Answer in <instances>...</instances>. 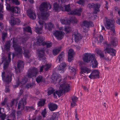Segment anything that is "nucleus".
<instances>
[{"label": "nucleus", "instance_id": "obj_38", "mask_svg": "<svg viewBox=\"0 0 120 120\" xmlns=\"http://www.w3.org/2000/svg\"><path fill=\"white\" fill-rule=\"evenodd\" d=\"M95 6H96V8L95 9V11L94 13H96L98 11H99V8L100 7V5H95Z\"/></svg>", "mask_w": 120, "mask_h": 120}, {"label": "nucleus", "instance_id": "obj_42", "mask_svg": "<svg viewBox=\"0 0 120 120\" xmlns=\"http://www.w3.org/2000/svg\"><path fill=\"white\" fill-rule=\"evenodd\" d=\"M72 102H75L77 101L78 99V98L77 97H76L75 96H73L72 97Z\"/></svg>", "mask_w": 120, "mask_h": 120}, {"label": "nucleus", "instance_id": "obj_34", "mask_svg": "<svg viewBox=\"0 0 120 120\" xmlns=\"http://www.w3.org/2000/svg\"><path fill=\"white\" fill-rule=\"evenodd\" d=\"M45 101L44 100L42 99L40 100L38 104V106H41L45 104Z\"/></svg>", "mask_w": 120, "mask_h": 120}, {"label": "nucleus", "instance_id": "obj_14", "mask_svg": "<svg viewBox=\"0 0 120 120\" xmlns=\"http://www.w3.org/2000/svg\"><path fill=\"white\" fill-rule=\"evenodd\" d=\"M105 51L106 53H109L112 56H115L116 52V50L112 48L109 49L108 48H106Z\"/></svg>", "mask_w": 120, "mask_h": 120}, {"label": "nucleus", "instance_id": "obj_29", "mask_svg": "<svg viewBox=\"0 0 120 120\" xmlns=\"http://www.w3.org/2000/svg\"><path fill=\"white\" fill-rule=\"evenodd\" d=\"M61 49V47H59L53 50V54L56 55L59 52Z\"/></svg>", "mask_w": 120, "mask_h": 120}, {"label": "nucleus", "instance_id": "obj_32", "mask_svg": "<svg viewBox=\"0 0 120 120\" xmlns=\"http://www.w3.org/2000/svg\"><path fill=\"white\" fill-rule=\"evenodd\" d=\"M96 52L97 55L100 56L101 57H102L104 56V54L100 50L96 49Z\"/></svg>", "mask_w": 120, "mask_h": 120}, {"label": "nucleus", "instance_id": "obj_45", "mask_svg": "<svg viewBox=\"0 0 120 120\" xmlns=\"http://www.w3.org/2000/svg\"><path fill=\"white\" fill-rule=\"evenodd\" d=\"M10 43L9 42L6 44L5 48L7 50H8L10 48Z\"/></svg>", "mask_w": 120, "mask_h": 120}, {"label": "nucleus", "instance_id": "obj_17", "mask_svg": "<svg viewBox=\"0 0 120 120\" xmlns=\"http://www.w3.org/2000/svg\"><path fill=\"white\" fill-rule=\"evenodd\" d=\"M37 73V71L33 70L31 71H29L28 72L27 76L30 78H32V77H35Z\"/></svg>", "mask_w": 120, "mask_h": 120}, {"label": "nucleus", "instance_id": "obj_51", "mask_svg": "<svg viewBox=\"0 0 120 120\" xmlns=\"http://www.w3.org/2000/svg\"><path fill=\"white\" fill-rule=\"evenodd\" d=\"M23 54L27 58H28V53L27 52H26L25 51H24V53Z\"/></svg>", "mask_w": 120, "mask_h": 120}, {"label": "nucleus", "instance_id": "obj_19", "mask_svg": "<svg viewBox=\"0 0 120 120\" xmlns=\"http://www.w3.org/2000/svg\"><path fill=\"white\" fill-rule=\"evenodd\" d=\"M73 37L74 38L76 42L78 41L79 40L82 38L81 37L79 34L78 33L77 31L74 33Z\"/></svg>", "mask_w": 120, "mask_h": 120}, {"label": "nucleus", "instance_id": "obj_63", "mask_svg": "<svg viewBox=\"0 0 120 120\" xmlns=\"http://www.w3.org/2000/svg\"><path fill=\"white\" fill-rule=\"evenodd\" d=\"M31 85H30L29 84H28V85H27V87H28V88H29V87H31Z\"/></svg>", "mask_w": 120, "mask_h": 120}, {"label": "nucleus", "instance_id": "obj_60", "mask_svg": "<svg viewBox=\"0 0 120 120\" xmlns=\"http://www.w3.org/2000/svg\"><path fill=\"white\" fill-rule=\"evenodd\" d=\"M19 82H17V86H16L15 85L14 86V88L16 87H17L18 85H19Z\"/></svg>", "mask_w": 120, "mask_h": 120}, {"label": "nucleus", "instance_id": "obj_53", "mask_svg": "<svg viewBox=\"0 0 120 120\" xmlns=\"http://www.w3.org/2000/svg\"><path fill=\"white\" fill-rule=\"evenodd\" d=\"M93 4H89L88 5V7L90 8H91L93 7Z\"/></svg>", "mask_w": 120, "mask_h": 120}, {"label": "nucleus", "instance_id": "obj_27", "mask_svg": "<svg viewBox=\"0 0 120 120\" xmlns=\"http://www.w3.org/2000/svg\"><path fill=\"white\" fill-rule=\"evenodd\" d=\"M117 39L115 38L112 39L111 41V46L115 47L117 45Z\"/></svg>", "mask_w": 120, "mask_h": 120}, {"label": "nucleus", "instance_id": "obj_24", "mask_svg": "<svg viewBox=\"0 0 120 120\" xmlns=\"http://www.w3.org/2000/svg\"><path fill=\"white\" fill-rule=\"evenodd\" d=\"M82 9L80 8L79 9L75 10L72 11L70 13V14L73 15H80V13L82 11Z\"/></svg>", "mask_w": 120, "mask_h": 120}, {"label": "nucleus", "instance_id": "obj_22", "mask_svg": "<svg viewBox=\"0 0 120 120\" xmlns=\"http://www.w3.org/2000/svg\"><path fill=\"white\" fill-rule=\"evenodd\" d=\"M49 108L51 111H53L56 109L57 108L56 105L52 103H50L48 105Z\"/></svg>", "mask_w": 120, "mask_h": 120}, {"label": "nucleus", "instance_id": "obj_13", "mask_svg": "<svg viewBox=\"0 0 120 120\" xmlns=\"http://www.w3.org/2000/svg\"><path fill=\"white\" fill-rule=\"evenodd\" d=\"M81 25L82 26H85L88 29V27L93 26L94 24L92 22H89L87 21H85L81 24Z\"/></svg>", "mask_w": 120, "mask_h": 120}, {"label": "nucleus", "instance_id": "obj_12", "mask_svg": "<svg viewBox=\"0 0 120 120\" xmlns=\"http://www.w3.org/2000/svg\"><path fill=\"white\" fill-rule=\"evenodd\" d=\"M91 71V70L90 69L86 67H82L81 68L80 72L81 74H87Z\"/></svg>", "mask_w": 120, "mask_h": 120}, {"label": "nucleus", "instance_id": "obj_37", "mask_svg": "<svg viewBox=\"0 0 120 120\" xmlns=\"http://www.w3.org/2000/svg\"><path fill=\"white\" fill-rule=\"evenodd\" d=\"M42 79V77L41 76H38L36 79V81L38 83L41 82Z\"/></svg>", "mask_w": 120, "mask_h": 120}, {"label": "nucleus", "instance_id": "obj_21", "mask_svg": "<svg viewBox=\"0 0 120 120\" xmlns=\"http://www.w3.org/2000/svg\"><path fill=\"white\" fill-rule=\"evenodd\" d=\"M26 104V102L25 100L23 99L21 100L19 103L18 108L19 109L21 108V109H23L24 108V105Z\"/></svg>", "mask_w": 120, "mask_h": 120}, {"label": "nucleus", "instance_id": "obj_61", "mask_svg": "<svg viewBox=\"0 0 120 120\" xmlns=\"http://www.w3.org/2000/svg\"><path fill=\"white\" fill-rule=\"evenodd\" d=\"M51 93H50V91H49L48 92V94L49 95H50L52 93H53V92H52V90L51 91Z\"/></svg>", "mask_w": 120, "mask_h": 120}, {"label": "nucleus", "instance_id": "obj_48", "mask_svg": "<svg viewBox=\"0 0 120 120\" xmlns=\"http://www.w3.org/2000/svg\"><path fill=\"white\" fill-rule=\"evenodd\" d=\"M76 105V104L74 102H72L71 103V107H73Z\"/></svg>", "mask_w": 120, "mask_h": 120}, {"label": "nucleus", "instance_id": "obj_50", "mask_svg": "<svg viewBox=\"0 0 120 120\" xmlns=\"http://www.w3.org/2000/svg\"><path fill=\"white\" fill-rule=\"evenodd\" d=\"M85 0H80L78 2V3L80 4H82L84 3Z\"/></svg>", "mask_w": 120, "mask_h": 120}, {"label": "nucleus", "instance_id": "obj_55", "mask_svg": "<svg viewBox=\"0 0 120 120\" xmlns=\"http://www.w3.org/2000/svg\"><path fill=\"white\" fill-rule=\"evenodd\" d=\"M17 114L18 116L20 115L21 114V111L18 112H17Z\"/></svg>", "mask_w": 120, "mask_h": 120}, {"label": "nucleus", "instance_id": "obj_11", "mask_svg": "<svg viewBox=\"0 0 120 120\" xmlns=\"http://www.w3.org/2000/svg\"><path fill=\"white\" fill-rule=\"evenodd\" d=\"M9 22L10 24L12 25H15L17 24L18 25L19 24L20 20L18 19H16L15 20L14 19V17L11 16L9 18Z\"/></svg>", "mask_w": 120, "mask_h": 120}, {"label": "nucleus", "instance_id": "obj_41", "mask_svg": "<svg viewBox=\"0 0 120 120\" xmlns=\"http://www.w3.org/2000/svg\"><path fill=\"white\" fill-rule=\"evenodd\" d=\"M65 10L67 11H70V5H68L67 6H66L65 7Z\"/></svg>", "mask_w": 120, "mask_h": 120}, {"label": "nucleus", "instance_id": "obj_10", "mask_svg": "<svg viewBox=\"0 0 120 120\" xmlns=\"http://www.w3.org/2000/svg\"><path fill=\"white\" fill-rule=\"evenodd\" d=\"M61 78L60 75H58L57 76L54 77V75H53L51 78V81L52 82L54 83H58L60 81Z\"/></svg>", "mask_w": 120, "mask_h": 120}, {"label": "nucleus", "instance_id": "obj_49", "mask_svg": "<svg viewBox=\"0 0 120 120\" xmlns=\"http://www.w3.org/2000/svg\"><path fill=\"white\" fill-rule=\"evenodd\" d=\"M98 38L99 39V41L101 42L103 40V37L102 36L100 35L99 38Z\"/></svg>", "mask_w": 120, "mask_h": 120}, {"label": "nucleus", "instance_id": "obj_47", "mask_svg": "<svg viewBox=\"0 0 120 120\" xmlns=\"http://www.w3.org/2000/svg\"><path fill=\"white\" fill-rule=\"evenodd\" d=\"M7 36V33H3L2 35V38L3 39H4Z\"/></svg>", "mask_w": 120, "mask_h": 120}, {"label": "nucleus", "instance_id": "obj_8", "mask_svg": "<svg viewBox=\"0 0 120 120\" xmlns=\"http://www.w3.org/2000/svg\"><path fill=\"white\" fill-rule=\"evenodd\" d=\"M53 34L56 38L59 40L62 39L64 34V33L62 32L61 31H59L57 30L54 31L53 33Z\"/></svg>", "mask_w": 120, "mask_h": 120}, {"label": "nucleus", "instance_id": "obj_62", "mask_svg": "<svg viewBox=\"0 0 120 120\" xmlns=\"http://www.w3.org/2000/svg\"><path fill=\"white\" fill-rule=\"evenodd\" d=\"M61 2L62 3H64L67 0H60Z\"/></svg>", "mask_w": 120, "mask_h": 120}, {"label": "nucleus", "instance_id": "obj_7", "mask_svg": "<svg viewBox=\"0 0 120 120\" xmlns=\"http://www.w3.org/2000/svg\"><path fill=\"white\" fill-rule=\"evenodd\" d=\"M99 72L98 70H94L92 71L89 77L91 79H94L99 77Z\"/></svg>", "mask_w": 120, "mask_h": 120}, {"label": "nucleus", "instance_id": "obj_31", "mask_svg": "<svg viewBox=\"0 0 120 120\" xmlns=\"http://www.w3.org/2000/svg\"><path fill=\"white\" fill-rule=\"evenodd\" d=\"M10 54H9L8 56V60L5 64H4V68L5 69L7 67L9 62H10Z\"/></svg>", "mask_w": 120, "mask_h": 120}, {"label": "nucleus", "instance_id": "obj_58", "mask_svg": "<svg viewBox=\"0 0 120 120\" xmlns=\"http://www.w3.org/2000/svg\"><path fill=\"white\" fill-rule=\"evenodd\" d=\"M75 118L76 120H79V119L78 118V116L77 114H76L75 115Z\"/></svg>", "mask_w": 120, "mask_h": 120}, {"label": "nucleus", "instance_id": "obj_30", "mask_svg": "<svg viewBox=\"0 0 120 120\" xmlns=\"http://www.w3.org/2000/svg\"><path fill=\"white\" fill-rule=\"evenodd\" d=\"M58 115L57 113H54L52 115L51 119L52 120H57Z\"/></svg>", "mask_w": 120, "mask_h": 120}, {"label": "nucleus", "instance_id": "obj_6", "mask_svg": "<svg viewBox=\"0 0 120 120\" xmlns=\"http://www.w3.org/2000/svg\"><path fill=\"white\" fill-rule=\"evenodd\" d=\"M45 38L44 37L42 36H38L37 38V44L39 45H46L47 47H49L51 46L52 44L51 43H49L43 42V41Z\"/></svg>", "mask_w": 120, "mask_h": 120}, {"label": "nucleus", "instance_id": "obj_35", "mask_svg": "<svg viewBox=\"0 0 120 120\" xmlns=\"http://www.w3.org/2000/svg\"><path fill=\"white\" fill-rule=\"evenodd\" d=\"M3 8V5L1 4L0 5V20L2 19H3V15L1 13L3 12L2 10Z\"/></svg>", "mask_w": 120, "mask_h": 120}, {"label": "nucleus", "instance_id": "obj_52", "mask_svg": "<svg viewBox=\"0 0 120 120\" xmlns=\"http://www.w3.org/2000/svg\"><path fill=\"white\" fill-rule=\"evenodd\" d=\"M116 23H117L120 25V18H118L117 20H116Z\"/></svg>", "mask_w": 120, "mask_h": 120}, {"label": "nucleus", "instance_id": "obj_64", "mask_svg": "<svg viewBox=\"0 0 120 120\" xmlns=\"http://www.w3.org/2000/svg\"><path fill=\"white\" fill-rule=\"evenodd\" d=\"M118 12L119 15L120 16V10L118 11Z\"/></svg>", "mask_w": 120, "mask_h": 120}, {"label": "nucleus", "instance_id": "obj_33", "mask_svg": "<svg viewBox=\"0 0 120 120\" xmlns=\"http://www.w3.org/2000/svg\"><path fill=\"white\" fill-rule=\"evenodd\" d=\"M60 21L61 23L65 24H68L71 22L69 20L65 21L64 19L60 20Z\"/></svg>", "mask_w": 120, "mask_h": 120}, {"label": "nucleus", "instance_id": "obj_16", "mask_svg": "<svg viewBox=\"0 0 120 120\" xmlns=\"http://www.w3.org/2000/svg\"><path fill=\"white\" fill-rule=\"evenodd\" d=\"M27 14L28 16L32 19H35L36 17L35 14L31 10L29 9L27 11Z\"/></svg>", "mask_w": 120, "mask_h": 120}, {"label": "nucleus", "instance_id": "obj_4", "mask_svg": "<svg viewBox=\"0 0 120 120\" xmlns=\"http://www.w3.org/2000/svg\"><path fill=\"white\" fill-rule=\"evenodd\" d=\"M6 2V8L7 10L10 11L13 13H19V9L18 7H10L9 3H12L16 5H19V3L18 0H5Z\"/></svg>", "mask_w": 120, "mask_h": 120}, {"label": "nucleus", "instance_id": "obj_57", "mask_svg": "<svg viewBox=\"0 0 120 120\" xmlns=\"http://www.w3.org/2000/svg\"><path fill=\"white\" fill-rule=\"evenodd\" d=\"M41 53L40 54H39L38 56L40 57L41 58L42 57H43V54L41 55Z\"/></svg>", "mask_w": 120, "mask_h": 120}, {"label": "nucleus", "instance_id": "obj_26", "mask_svg": "<svg viewBox=\"0 0 120 120\" xmlns=\"http://www.w3.org/2000/svg\"><path fill=\"white\" fill-rule=\"evenodd\" d=\"M51 65L50 64H48L45 66H42L41 67L40 71L41 72L42 71L43 68L45 69V71L47 70L51 66Z\"/></svg>", "mask_w": 120, "mask_h": 120}, {"label": "nucleus", "instance_id": "obj_43", "mask_svg": "<svg viewBox=\"0 0 120 120\" xmlns=\"http://www.w3.org/2000/svg\"><path fill=\"white\" fill-rule=\"evenodd\" d=\"M46 113V109H45L43 110L42 111L41 113L42 115L44 117L45 116Z\"/></svg>", "mask_w": 120, "mask_h": 120}, {"label": "nucleus", "instance_id": "obj_46", "mask_svg": "<svg viewBox=\"0 0 120 120\" xmlns=\"http://www.w3.org/2000/svg\"><path fill=\"white\" fill-rule=\"evenodd\" d=\"M70 28L68 27H65L64 29V30L65 31L66 33H68L70 31Z\"/></svg>", "mask_w": 120, "mask_h": 120}, {"label": "nucleus", "instance_id": "obj_59", "mask_svg": "<svg viewBox=\"0 0 120 120\" xmlns=\"http://www.w3.org/2000/svg\"><path fill=\"white\" fill-rule=\"evenodd\" d=\"M101 27L102 30H105V29L103 26H101Z\"/></svg>", "mask_w": 120, "mask_h": 120}, {"label": "nucleus", "instance_id": "obj_54", "mask_svg": "<svg viewBox=\"0 0 120 120\" xmlns=\"http://www.w3.org/2000/svg\"><path fill=\"white\" fill-rule=\"evenodd\" d=\"M77 49V50H79L81 49V47L77 45L76 46Z\"/></svg>", "mask_w": 120, "mask_h": 120}, {"label": "nucleus", "instance_id": "obj_23", "mask_svg": "<svg viewBox=\"0 0 120 120\" xmlns=\"http://www.w3.org/2000/svg\"><path fill=\"white\" fill-rule=\"evenodd\" d=\"M64 52H62L59 55L56 59V62H60L64 59Z\"/></svg>", "mask_w": 120, "mask_h": 120}, {"label": "nucleus", "instance_id": "obj_25", "mask_svg": "<svg viewBox=\"0 0 120 120\" xmlns=\"http://www.w3.org/2000/svg\"><path fill=\"white\" fill-rule=\"evenodd\" d=\"M23 63L22 62L20 61L19 62V63L17 66V69H15V70L16 72H20V71L19 70L20 69V68H23Z\"/></svg>", "mask_w": 120, "mask_h": 120}, {"label": "nucleus", "instance_id": "obj_28", "mask_svg": "<svg viewBox=\"0 0 120 120\" xmlns=\"http://www.w3.org/2000/svg\"><path fill=\"white\" fill-rule=\"evenodd\" d=\"M4 108H0V117L2 120H4L5 117L6 116L5 114L2 113V112H4Z\"/></svg>", "mask_w": 120, "mask_h": 120}, {"label": "nucleus", "instance_id": "obj_5", "mask_svg": "<svg viewBox=\"0 0 120 120\" xmlns=\"http://www.w3.org/2000/svg\"><path fill=\"white\" fill-rule=\"evenodd\" d=\"M106 22L105 23V27L110 30L111 34L113 35L115 34V30L114 25L115 21L108 18H106Z\"/></svg>", "mask_w": 120, "mask_h": 120}, {"label": "nucleus", "instance_id": "obj_39", "mask_svg": "<svg viewBox=\"0 0 120 120\" xmlns=\"http://www.w3.org/2000/svg\"><path fill=\"white\" fill-rule=\"evenodd\" d=\"M24 30L25 31H27L28 32L31 33V28L29 27H27L24 28Z\"/></svg>", "mask_w": 120, "mask_h": 120}, {"label": "nucleus", "instance_id": "obj_9", "mask_svg": "<svg viewBox=\"0 0 120 120\" xmlns=\"http://www.w3.org/2000/svg\"><path fill=\"white\" fill-rule=\"evenodd\" d=\"M75 54L74 51L72 49H70L68 52V61L70 62L73 59V57Z\"/></svg>", "mask_w": 120, "mask_h": 120}, {"label": "nucleus", "instance_id": "obj_36", "mask_svg": "<svg viewBox=\"0 0 120 120\" xmlns=\"http://www.w3.org/2000/svg\"><path fill=\"white\" fill-rule=\"evenodd\" d=\"M54 9L56 11H59L60 9L59 6L56 3H55L54 4Z\"/></svg>", "mask_w": 120, "mask_h": 120}, {"label": "nucleus", "instance_id": "obj_56", "mask_svg": "<svg viewBox=\"0 0 120 120\" xmlns=\"http://www.w3.org/2000/svg\"><path fill=\"white\" fill-rule=\"evenodd\" d=\"M83 89L85 90L86 91H88V89L87 88H86V87L83 86Z\"/></svg>", "mask_w": 120, "mask_h": 120}, {"label": "nucleus", "instance_id": "obj_18", "mask_svg": "<svg viewBox=\"0 0 120 120\" xmlns=\"http://www.w3.org/2000/svg\"><path fill=\"white\" fill-rule=\"evenodd\" d=\"M5 73L3 72L2 73V77L3 80L4 81L7 82H9L11 81V75H10L8 76L5 79Z\"/></svg>", "mask_w": 120, "mask_h": 120}, {"label": "nucleus", "instance_id": "obj_40", "mask_svg": "<svg viewBox=\"0 0 120 120\" xmlns=\"http://www.w3.org/2000/svg\"><path fill=\"white\" fill-rule=\"evenodd\" d=\"M69 69L70 71L72 73H75L76 71L75 69L72 67H70Z\"/></svg>", "mask_w": 120, "mask_h": 120}, {"label": "nucleus", "instance_id": "obj_15", "mask_svg": "<svg viewBox=\"0 0 120 120\" xmlns=\"http://www.w3.org/2000/svg\"><path fill=\"white\" fill-rule=\"evenodd\" d=\"M13 47L14 48L16 52H19L20 55L22 52V50H21V49L20 47H19L18 45L14 42V40L13 41Z\"/></svg>", "mask_w": 120, "mask_h": 120}, {"label": "nucleus", "instance_id": "obj_44", "mask_svg": "<svg viewBox=\"0 0 120 120\" xmlns=\"http://www.w3.org/2000/svg\"><path fill=\"white\" fill-rule=\"evenodd\" d=\"M15 111L14 110L12 111L10 115V117H12L13 118H15Z\"/></svg>", "mask_w": 120, "mask_h": 120}, {"label": "nucleus", "instance_id": "obj_1", "mask_svg": "<svg viewBox=\"0 0 120 120\" xmlns=\"http://www.w3.org/2000/svg\"><path fill=\"white\" fill-rule=\"evenodd\" d=\"M51 8V6L49 3L48 2H45L42 4L39 7V9L42 12L40 14L38 13L39 19L38 22L39 23L41 28L36 27L35 31L38 34L41 33L42 32V28L43 25H44L45 29H48L50 30L53 26V25L51 23H49L46 24L42 21H41V19H46L49 15V14L42 13L43 11L49 10Z\"/></svg>", "mask_w": 120, "mask_h": 120}, {"label": "nucleus", "instance_id": "obj_2", "mask_svg": "<svg viewBox=\"0 0 120 120\" xmlns=\"http://www.w3.org/2000/svg\"><path fill=\"white\" fill-rule=\"evenodd\" d=\"M66 80V78L64 80H62L59 86L60 90L55 91L53 93V95L55 98L57 97V95L59 97L61 95L62 92H67L70 90V84L67 82Z\"/></svg>", "mask_w": 120, "mask_h": 120}, {"label": "nucleus", "instance_id": "obj_20", "mask_svg": "<svg viewBox=\"0 0 120 120\" xmlns=\"http://www.w3.org/2000/svg\"><path fill=\"white\" fill-rule=\"evenodd\" d=\"M66 64L64 62L61 63L58 68V69L60 71V72L61 73H63L65 70Z\"/></svg>", "mask_w": 120, "mask_h": 120}, {"label": "nucleus", "instance_id": "obj_3", "mask_svg": "<svg viewBox=\"0 0 120 120\" xmlns=\"http://www.w3.org/2000/svg\"><path fill=\"white\" fill-rule=\"evenodd\" d=\"M83 59L84 61L86 62H90V65L93 68L97 67L98 63L95 58L94 55L90 53H86L84 54Z\"/></svg>", "mask_w": 120, "mask_h": 120}]
</instances>
